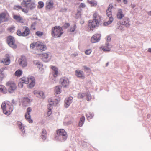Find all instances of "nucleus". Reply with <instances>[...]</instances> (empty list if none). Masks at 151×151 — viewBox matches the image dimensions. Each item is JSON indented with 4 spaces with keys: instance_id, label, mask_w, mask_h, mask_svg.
I'll list each match as a JSON object with an SVG mask.
<instances>
[{
    "instance_id": "nucleus-10",
    "label": "nucleus",
    "mask_w": 151,
    "mask_h": 151,
    "mask_svg": "<svg viewBox=\"0 0 151 151\" xmlns=\"http://www.w3.org/2000/svg\"><path fill=\"white\" fill-rule=\"evenodd\" d=\"M9 15L6 12H3L0 13V24L7 21L9 19Z\"/></svg>"
},
{
    "instance_id": "nucleus-49",
    "label": "nucleus",
    "mask_w": 151,
    "mask_h": 151,
    "mask_svg": "<svg viewBox=\"0 0 151 151\" xmlns=\"http://www.w3.org/2000/svg\"><path fill=\"white\" fill-rule=\"evenodd\" d=\"M92 52L91 49H89L86 50L85 52V53L86 55H88L91 54Z\"/></svg>"
},
{
    "instance_id": "nucleus-17",
    "label": "nucleus",
    "mask_w": 151,
    "mask_h": 151,
    "mask_svg": "<svg viewBox=\"0 0 151 151\" xmlns=\"http://www.w3.org/2000/svg\"><path fill=\"white\" fill-rule=\"evenodd\" d=\"M32 110V109L30 107L28 108L25 115L26 119L29 123H32L33 122V120L30 118V113Z\"/></svg>"
},
{
    "instance_id": "nucleus-16",
    "label": "nucleus",
    "mask_w": 151,
    "mask_h": 151,
    "mask_svg": "<svg viewBox=\"0 0 151 151\" xmlns=\"http://www.w3.org/2000/svg\"><path fill=\"white\" fill-rule=\"evenodd\" d=\"M60 83L62 86L64 87H67L68 86L69 84V80L66 78H61L60 79Z\"/></svg>"
},
{
    "instance_id": "nucleus-25",
    "label": "nucleus",
    "mask_w": 151,
    "mask_h": 151,
    "mask_svg": "<svg viewBox=\"0 0 151 151\" xmlns=\"http://www.w3.org/2000/svg\"><path fill=\"white\" fill-rule=\"evenodd\" d=\"M93 20L98 21L99 22L101 20V17L99 15L98 13L95 12L93 15Z\"/></svg>"
},
{
    "instance_id": "nucleus-3",
    "label": "nucleus",
    "mask_w": 151,
    "mask_h": 151,
    "mask_svg": "<svg viewBox=\"0 0 151 151\" xmlns=\"http://www.w3.org/2000/svg\"><path fill=\"white\" fill-rule=\"evenodd\" d=\"M30 33V31L28 27L24 26L22 29H18L17 31V35L19 36L26 37L28 36Z\"/></svg>"
},
{
    "instance_id": "nucleus-56",
    "label": "nucleus",
    "mask_w": 151,
    "mask_h": 151,
    "mask_svg": "<svg viewBox=\"0 0 151 151\" xmlns=\"http://www.w3.org/2000/svg\"><path fill=\"white\" fill-rule=\"evenodd\" d=\"M84 68L86 70H90V68H89L88 67L86 66H84Z\"/></svg>"
},
{
    "instance_id": "nucleus-6",
    "label": "nucleus",
    "mask_w": 151,
    "mask_h": 151,
    "mask_svg": "<svg viewBox=\"0 0 151 151\" xmlns=\"http://www.w3.org/2000/svg\"><path fill=\"white\" fill-rule=\"evenodd\" d=\"M25 83L26 84H29L27 85V88H32L33 87L35 84V79L34 77L31 76L28 78L24 77Z\"/></svg>"
},
{
    "instance_id": "nucleus-29",
    "label": "nucleus",
    "mask_w": 151,
    "mask_h": 151,
    "mask_svg": "<svg viewBox=\"0 0 151 151\" xmlns=\"http://www.w3.org/2000/svg\"><path fill=\"white\" fill-rule=\"evenodd\" d=\"M100 49L104 51H109L110 50L108 43H106V46L101 47Z\"/></svg>"
},
{
    "instance_id": "nucleus-27",
    "label": "nucleus",
    "mask_w": 151,
    "mask_h": 151,
    "mask_svg": "<svg viewBox=\"0 0 151 151\" xmlns=\"http://www.w3.org/2000/svg\"><path fill=\"white\" fill-rule=\"evenodd\" d=\"M124 16L123 14L122 11L121 9H118V12L116 14V17L117 18L119 19H121Z\"/></svg>"
},
{
    "instance_id": "nucleus-2",
    "label": "nucleus",
    "mask_w": 151,
    "mask_h": 151,
    "mask_svg": "<svg viewBox=\"0 0 151 151\" xmlns=\"http://www.w3.org/2000/svg\"><path fill=\"white\" fill-rule=\"evenodd\" d=\"M63 33V30L60 26H55L52 28L51 34L52 37L54 38L60 37Z\"/></svg>"
},
{
    "instance_id": "nucleus-46",
    "label": "nucleus",
    "mask_w": 151,
    "mask_h": 151,
    "mask_svg": "<svg viewBox=\"0 0 151 151\" xmlns=\"http://www.w3.org/2000/svg\"><path fill=\"white\" fill-rule=\"evenodd\" d=\"M76 25H74L73 27H71L70 29V31L71 32H73L74 31L76 28Z\"/></svg>"
},
{
    "instance_id": "nucleus-22",
    "label": "nucleus",
    "mask_w": 151,
    "mask_h": 151,
    "mask_svg": "<svg viewBox=\"0 0 151 151\" xmlns=\"http://www.w3.org/2000/svg\"><path fill=\"white\" fill-rule=\"evenodd\" d=\"M73 99L72 97H69L65 99V105L66 107H68L72 103Z\"/></svg>"
},
{
    "instance_id": "nucleus-33",
    "label": "nucleus",
    "mask_w": 151,
    "mask_h": 151,
    "mask_svg": "<svg viewBox=\"0 0 151 151\" xmlns=\"http://www.w3.org/2000/svg\"><path fill=\"white\" fill-rule=\"evenodd\" d=\"M86 116L88 120L91 119L94 116L93 114L90 112H87L86 114Z\"/></svg>"
},
{
    "instance_id": "nucleus-41",
    "label": "nucleus",
    "mask_w": 151,
    "mask_h": 151,
    "mask_svg": "<svg viewBox=\"0 0 151 151\" xmlns=\"http://www.w3.org/2000/svg\"><path fill=\"white\" fill-rule=\"evenodd\" d=\"M34 64L36 65L37 67L39 66V67H40V66H42L41 63L37 60H35L34 61Z\"/></svg>"
},
{
    "instance_id": "nucleus-45",
    "label": "nucleus",
    "mask_w": 151,
    "mask_h": 151,
    "mask_svg": "<svg viewBox=\"0 0 151 151\" xmlns=\"http://www.w3.org/2000/svg\"><path fill=\"white\" fill-rule=\"evenodd\" d=\"M35 34L37 36L40 37L43 34V32L40 31H37L36 32Z\"/></svg>"
},
{
    "instance_id": "nucleus-1",
    "label": "nucleus",
    "mask_w": 151,
    "mask_h": 151,
    "mask_svg": "<svg viewBox=\"0 0 151 151\" xmlns=\"http://www.w3.org/2000/svg\"><path fill=\"white\" fill-rule=\"evenodd\" d=\"M1 107L3 113L7 115H9L13 109V105L11 103L8 101L3 103Z\"/></svg>"
},
{
    "instance_id": "nucleus-43",
    "label": "nucleus",
    "mask_w": 151,
    "mask_h": 151,
    "mask_svg": "<svg viewBox=\"0 0 151 151\" xmlns=\"http://www.w3.org/2000/svg\"><path fill=\"white\" fill-rule=\"evenodd\" d=\"M14 9L15 10H21L22 9V7L19 5H15L14 7Z\"/></svg>"
},
{
    "instance_id": "nucleus-55",
    "label": "nucleus",
    "mask_w": 151,
    "mask_h": 151,
    "mask_svg": "<svg viewBox=\"0 0 151 151\" xmlns=\"http://www.w3.org/2000/svg\"><path fill=\"white\" fill-rule=\"evenodd\" d=\"M24 100L25 101H26L27 102H29L30 101V99L29 98H25L24 99Z\"/></svg>"
},
{
    "instance_id": "nucleus-7",
    "label": "nucleus",
    "mask_w": 151,
    "mask_h": 151,
    "mask_svg": "<svg viewBox=\"0 0 151 151\" xmlns=\"http://www.w3.org/2000/svg\"><path fill=\"white\" fill-rule=\"evenodd\" d=\"M21 4L24 7L29 8L30 10H32L35 7V3L32 0H23Z\"/></svg>"
},
{
    "instance_id": "nucleus-40",
    "label": "nucleus",
    "mask_w": 151,
    "mask_h": 151,
    "mask_svg": "<svg viewBox=\"0 0 151 151\" xmlns=\"http://www.w3.org/2000/svg\"><path fill=\"white\" fill-rule=\"evenodd\" d=\"M38 7L39 9H41L43 8L44 6V3L42 1H39L38 3Z\"/></svg>"
},
{
    "instance_id": "nucleus-48",
    "label": "nucleus",
    "mask_w": 151,
    "mask_h": 151,
    "mask_svg": "<svg viewBox=\"0 0 151 151\" xmlns=\"http://www.w3.org/2000/svg\"><path fill=\"white\" fill-rule=\"evenodd\" d=\"M36 42H33L30 44V48L32 49L34 48L35 47H36Z\"/></svg>"
},
{
    "instance_id": "nucleus-28",
    "label": "nucleus",
    "mask_w": 151,
    "mask_h": 151,
    "mask_svg": "<svg viewBox=\"0 0 151 151\" xmlns=\"http://www.w3.org/2000/svg\"><path fill=\"white\" fill-rule=\"evenodd\" d=\"M6 58L3 59L2 60L1 62H3L5 65H8L10 63V57L8 55H6Z\"/></svg>"
},
{
    "instance_id": "nucleus-19",
    "label": "nucleus",
    "mask_w": 151,
    "mask_h": 151,
    "mask_svg": "<svg viewBox=\"0 0 151 151\" xmlns=\"http://www.w3.org/2000/svg\"><path fill=\"white\" fill-rule=\"evenodd\" d=\"M33 93L35 96L37 97L42 98H44L45 97L44 93L42 91L35 90Z\"/></svg>"
},
{
    "instance_id": "nucleus-38",
    "label": "nucleus",
    "mask_w": 151,
    "mask_h": 151,
    "mask_svg": "<svg viewBox=\"0 0 151 151\" xmlns=\"http://www.w3.org/2000/svg\"><path fill=\"white\" fill-rule=\"evenodd\" d=\"M88 2L91 6H96L97 5V2L94 0L88 1Z\"/></svg>"
},
{
    "instance_id": "nucleus-47",
    "label": "nucleus",
    "mask_w": 151,
    "mask_h": 151,
    "mask_svg": "<svg viewBox=\"0 0 151 151\" xmlns=\"http://www.w3.org/2000/svg\"><path fill=\"white\" fill-rule=\"evenodd\" d=\"M70 26L69 23H66L63 26V29H66L68 28Z\"/></svg>"
},
{
    "instance_id": "nucleus-35",
    "label": "nucleus",
    "mask_w": 151,
    "mask_h": 151,
    "mask_svg": "<svg viewBox=\"0 0 151 151\" xmlns=\"http://www.w3.org/2000/svg\"><path fill=\"white\" fill-rule=\"evenodd\" d=\"M19 127L20 130L22 132V136L24 135L25 133V130L24 127L23 126L22 123L19 124Z\"/></svg>"
},
{
    "instance_id": "nucleus-32",
    "label": "nucleus",
    "mask_w": 151,
    "mask_h": 151,
    "mask_svg": "<svg viewBox=\"0 0 151 151\" xmlns=\"http://www.w3.org/2000/svg\"><path fill=\"white\" fill-rule=\"evenodd\" d=\"M7 92V90L4 86L0 85V92H1L3 93H6Z\"/></svg>"
},
{
    "instance_id": "nucleus-52",
    "label": "nucleus",
    "mask_w": 151,
    "mask_h": 151,
    "mask_svg": "<svg viewBox=\"0 0 151 151\" xmlns=\"http://www.w3.org/2000/svg\"><path fill=\"white\" fill-rule=\"evenodd\" d=\"M21 10L22 11L25 13H27L28 12V9H27L23 8H22Z\"/></svg>"
},
{
    "instance_id": "nucleus-13",
    "label": "nucleus",
    "mask_w": 151,
    "mask_h": 151,
    "mask_svg": "<svg viewBox=\"0 0 151 151\" xmlns=\"http://www.w3.org/2000/svg\"><path fill=\"white\" fill-rule=\"evenodd\" d=\"M18 61L19 65L22 68L25 67L27 65V59L24 56H22L19 58Z\"/></svg>"
},
{
    "instance_id": "nucleus-11",
    "label": "nucleus",
    "mask_w": 151,
    "mask_h": 151,
    "mask_svg": "<svg viewBox=\"0 0 151 151\" xmlns=\"http://www.w3.org/2000/svg\"><path fill=\"white\" fill-rule=\"evenodd\" d=\"M7 42L8 44L11 47L13 48H16L17 47V45L15 43L14 39L13 37L8 36L7 38Z\"/></svg>"
},
{
    "instance_id": "nucleus-23",
    "label": "nucleus",
    "mask_w": 151,
    "mask_h": 151,
    "mask_svg": "<svg viewBox=\"0 0 151 151\" xmlns=\"http://www.w3.org/2000/svg\"><path fill=\"white\" fill-rule=\"evenodd\" d=\"M75 73L77 77L81 78L83 79L84 78L85 76L82 71H81L79 70H77L76 71Z\"/></svg>"
},
{
    "instance_id": "nucleus-60",
    "label": "nucleus",
    "mask_w": 151,
    "mask_h": 151,
    "mask_svg": "<svg viewBox=\"0 0 151 151\" xmlns=\"http://www.w3.org/2000/svg\"><path fill=\"white\" fill-rule=\"evenodd\" d=\"M83 123H79V126L80 127H81L83 125Z\"/></svg>"
},
{
    "instance_id": "nucleus-37",
    "label": "nucleus",
    "mask_w": 151,
    "mask_h": 151,
    "mask_svg": "<svg viewBox=\"0 0 151 151\" xmlns=\"http://www.w3.org/2000/svg\"><path fill=\"white\" fill-rule=\"evenodd\" d=\"M47 132L45 129H43L42 131V138L44 139H45L46 138Z\"/></svg>"
},
{
    "instance_id": "nucleus-57",
    "label": "nucleus",
    "mask_w": 151,
    "mask_h": 151,
    "mask_svg": "<svg viewBox=\"0 0 151 151\" xmlns=\"http://www.w3.org/2000/svg\"><path fill=\"white\" fill-rule=\"evenodd\" d=\"M81 14V11H78L77 13V15H78L79 16H80Z\"/></svg>"
},
{
    "instance_id": "nucleus-61",
    "label": "nucleus",
    "mask_w": 151,
    "mask_h": 151,
    "mask_svg": "<svg viewBox=\"0 0 151 151\" xmlns=\"http://www.w3.org/2000/svg\"><path fill=\"white\" fill-rule=\"evenodd\" d=\"M148 51L150 52H151V48H149Z\"/></svg>"
},
{
    "instance_id": "nucleus-26",
    "label": "nucleus",
    "mask_w": 151,
    "mask_h": 151,
    "mask_svg": "<svg viewBox=\"0 0 151 151\" xmlns=\"http://www.w3.org/2000/svg\"><path fill=\"white\" fill-rule=\"evenodd\" d=\"M129 22V19L128 18L125 17L123 19V21L122 22V24L126 27H128L130 25Z\"/></svg>"
},
{
    "instance_id": "nucleus-59",
    "label": "nucleus",
    "mask_w": 151,
    "mask_h": 151,
    "mask_svg": "<svg viewBox=\"0 0 151 151\" xmlns=\"http://www.w3.org/2000/svg\"><path fill=\"white\" fill-rule=\"evenodd\" d=\"M123 2L125 4H126L127 3V0H123Z\"/></svg>"
},
{
    "instance_id": "nucleus-21",
    "label": "nucleus",
    "mask_w": 151,
    "mask_h": 151,
    "mask_svg": "<svg viewBox=\"0 0 151 151\" xmlns=\"http://www.w3.org/2000/svg\"><path fill=\"white\" fill-rule=\"evenodd\" d=\"M41 57L43 60L45 62H48L50 59L49 55L47 53L42 54Z\"/></svg>"
},
{
    "instance_id": "nucleus-9",
    "label": "nucleus",
    "mask_w": 151,
    "mask_h": 151,
    "mask_svg": "<svg viewBox=\"0 0 151 151\" xmlns=\"http://www.w3.org/2000/svg\"><path fill=\"white\" fill-rule=\"evenodd\" d=\"M99 22L98 21L93 20L91 22H89L88 24V31H91L93 29L98 27Z\"/></svg>"
},
{
    "instance_id": "nucleus-53",
    "label": "nucleus",
    "mask_w": 151,
    "mask_h": 151,
    "mask_svg": "<svg viewBox=\"0 0 151 151\" xmlns=\"http://www.w3.org/2000/svg\"><path fill=\"white\" fill-rule=\"evenodd\" d=\"M86 5L84 3H81L80 4L79 7H82V8H84L85 7Z\"/></svg>"
},
{
    "instance_id": "nucleus-12",
    "label": "nucleus",
    "mask_w": 151,
    "mask_h": 151,
    "mask_svg": "<svg viewBox=\"0 0 151 151\" xmlns=\"http://www.w3.org/2000/svg\"><path fill=\"white\" fill-rule=\"evenodd\" d=\"M57 134L62 137L63 139L65 140L67 139V134L66 132L63 129H58L56 131Z\"/></svg>"
},
{
    "instance_id": "nucleus-63",
    "label": "nucleus",
    "mask_w": 151,
    "mask_h": 151,
    "mask_svg": "<svg viewBox=\"0 0 151 151\" xmlns=\"http://www.w3.org/2000/svg\"><path fill=\"white\" fill-rule=\"evenodd\" d=\"M108 65V63H107L106 64V66H107Z\"/></svg>"
},
{
    "instance_id": "nucleus-14",
    "label": "nucleus",
    "mask_w": 151,
    "mask_h": 151,
    "mask_svg": "<svg viewBox=\"0 0 151 151\" xmlns=\"http://www.w3.org/2000/svg\"><path fill=\"white\" fill-rule=\"evenodd\" d=\"M36 48L37 50L43 51L46 49V46L44 44L40 42H36Z\"/></svg>"
},
{
    "instance_id": "nucleus-34",
    "label": "nucleus",
    "mask_w": 151,
    "mask_h": 151,
    "mask_svg": "<svg viewBox=\"0 0 151 151\" xmlns=\"http://www.w3.org/2000/svg\"><path fill=\"white\" fill-rule=\"evenodd\" d=\"M15 27L14 26H12L8 28L7 30L9 33L13 32L15 30Z\"/></svg>"
},
{
    "instance_id": "nucleus-50",
    "label": "nucleus",
    "mask_w": 151,
    "mask_h": 151,
    "mask_svg": "<svg viewBox=\"0 0 151 151\" xmlns=\"http://www.w3.org/2000/svg\"><path fill=\"white\" fill-rule=\"evenodd\" d=\"M85 95V93H78V97L79 98H83Z\"/></svg>"
},
{
    "instance_id": "nucleus-24",
    "label": "nucleus",
    "mask_w": 151,
    "mask_h": 151,
    "mask_svg": "<svg viewBox=\"0 0 151 151\" xmlns=\"http://www.w3.org/2000/svg\"><path fill=\"white\" fill-rule=\"evenodd\" d=\"M51 68L53 70L52 74L54 77H56L58 74V68L55 66H51Z\"/></svg>"
},
{
    "instance_id": "nucleus-51",
    "label": "nucleus",
    "mask_w": 151,
    "mask_h": 151,
    "mask_svg": "<svg viewBox=\"0 0 151 151\" xmlns=\"http://www.w3.org/2000/svg\"><path fill=\"white\" fill-rule=\"evenodd\" d=\"M85 118L84 116H82L80 119V123H83L84 122Z\"/></svg>"
},
{
    "instance_id": "nucleus-39",
    "label": "nucleus",
    "mask_w": 151,
    "mask_h": 151,
    "mask_svg": "<svg viewBox=\"0 0 151 151\" xmlns=\"http://www.w3.org/2000/svg\"><path fill=\"white\" fill-rule=\"evenodd\" d=\"M5 70V68H2L0 69V74L1 75L0 77L1 78H3L5 77V75L4 74L3 72Z\"/></svg>"
},
{
    "instance_id": "nucleus-62",
    "label": "nucleus",
    "mask_w": 151,
    "mask_h": 151,
    "mask_svg": "<svg viewBox=\"0 0 151 151\" xmlns=\"http://www.w3.org/2000/svg\"><path fill=\"white\" fill-rule=\"evenodd\" d=\"M148 14L150 15L151 16V11L149 12Z\"/></svg>"
},
{
    "instance_id": "nucleus-18",
    "label": "nucleus",
    "mask_w": 151,
    "mask_h": 151,
    "mask_svg": "<svg viewBox=\"0 0 151 151\" xmlns=\"http://www.w3.org/2000/svg\"><path fill=\"white\" fill-rule=\"evenodd\" d=\"M45 8L46 10L52 9L54 7V3L52 0H49L46 2Z\"/></svg>"
},
{
    "instance_id": "nucleus-8",
    "label": "nucleus",
    "mask_w": 151,
    "mask_h": 151,
    "mask_svg": "<svg viewBox=\"0 0 151 151\" xmlns=\"http://www.w3.org/2000/svg\"><path fill=\"white\" fill-rule=\"evenodd\" d=\"M6 85L9 87L8 91L10 93H13L17 88L15 84L12 81H9L6 83Z\"/></svg>"
},
{
    "instance_id": "nucleus-15",
    "label": "nucleus",
    "mask_w": 151,
    "mask_h": 151,
    "mask_svg": "<svg viewBox=\"0 0 151 151\" xmlns=\"http://www.w3.org/2000/svg\"><path fill=\"white\" fill-rule=\"evenodd\" d=\"M101 35L99 34H96L91 37V41L92 43H96L100 40Z\"/></svg>"
},
{
    "instance_id": "nucleus-58",
    "label": "nucleus",
    "mask_w": 151,
    "mask_h": 151,
    "mask_svg": "<svg viewBox=\"0 0 151 151\" xmlns=\"http://www.w3.org/2000/svg\"><path fill=\"white\" fill-rule=\"evenodd\" d=\"M67 9L66 8H64L63 9H62V11H61V12H65L67 11Z\"/></svg>"
},
{
    "instance_id": "nucleus-5",
    "label": "nucleus",
    "mask_w": 151,
    "mask_h": 151,
    "mask_svg": "<svg viewBox=\"0 0 151 151\" xmlns=\"http://www.w3.org/2000/svg\"><path fill=\"white\" fill-rule=\"evenodd\" d=\"M55 101L52 100L51 99H49L48 101L49 102V104L47 105V108L48 111L47 113V115L48 116H50L52 113V105L54 104L55 103L57 104L60 100V99L58 98L57 99H55Z\"/></svg>"
},
{
    "instance_id": "nucleus-54",
    "label": "nucleus",
    "mask_w": 151,
    "mask_h": 151,
    "mask_svg": "<svg viewBox=\"0 0 151 151\" xmlns=\"http://www.w3.org/2000/svg\"><path fill=\"white\" fill-rule=\"evenodd\" d=\"M111 40V37L110 36H109L107 37V41L108 42H110Z\"/></svg>"
},
{
    "instance_id": "nucleus-4",
    "label": "nucleus",
    "mask_w": 151,
    "mask_h": 151,
    "mask_svg": "<svg viewBox=\"0 0 151 151\" xmlns=\"http://www.w3.org/2000/svg\"><path fill=\"white\" fill-rule=\"evenodd\" d=\"M113 7L112 5H109L108 9L106 10V13L107 16L109 18V20L107 22H105L103 23L104 25L105 26H107L112 23L113 21V18L112 17L111 12V9Z\"/></svg>"
},
{
    "instance_id": "nucleus-36",
    "label": "nucleus",
    "mask_w": 151,
    "mask_h": 151,
    "mask_svg": "<svg viewBox=\"0 0 151 151\" xmlns=\"http://www.w3.org/2000/svg\"><path fill=\"white\" fill-rule=\"evenodd\" d=\"M22 74V71L20 70H18L15 73V76L17 77H20Z\"/></svg>"
},
{
    "instance_id": "nucleus-31",
    "label": "nucleus",
    "mask_w": 151,
    "mask_h": 151,
    "mask_svg": "<svg viewBox=\"0 0 151 151\" xmlns=\"http://www.w3.org/2000/svg\"><path fill=\"white\" fill-rule=\"evenodd\" d=\"M61 88V86H57L55 87V95L60 93Z\"/></svg>"
},
{
    "instance_id": "nucleus-42",
    "label": "nucleus",
    "mask_w": 151,
    "mask_h": 151,
    "mask_svg": "<svg viewBox=\"0 0 151 151\" xmlns=\"http://www.w3.org/2000/svg\"><path fill=\"white\" fill-rule=\"evenodd\" d=\"M36 25V23L34 22L32 23L31 25V29L33 30H35L36 29L35 26Z\"/></svg>"
},
{
    "instance_id": "nucleus-44",
    "label": "nucleus",
    "mask_w": 151,
    "mask_h": 151,
    "mask_svg": "<svg viewBox=\"0 0 151 151\" xmlns=\"http://www.w3.org/2000/svg\"><path fill=\"white\" fill-rule=\"evenodd\" d=\"M86 99L87 101H89L91 99V96L90 94L88 93H87L86 94Z\"/></svg>"
},
{
    "instance_id": "nucleus-30",
    "label": "nucleus",
    "mask_w": 151,
    "mask_h": 151,
    "mask_svg": "<svg viewBox=\"0 0 151 151\" xmlns=\"http://www.w3.org/2000/svg\"><path fill=\"white\" fill-rule=\"evenodd\" d=\"M25 83L24 80V77L22 78L19 80L18 86L19 88H22L23 86V85Z\"/></svg>"
},
{
    "instance_id": "nucleus-20",
    "label": "nucleus",
    "mask_w": 151,
    "mask_h": 151,
    "mask_svg": "<svg viewBox=\"0 0 151 151\" xmlns=\"http://www.w3.org/2000/svg\"><path fill=\"white\" fill-rule=\"evenodd\" d=\"M13 19L17 22L21 23H24L23 19L20 15H13Z\"/></svg>"
}]
</instances>
